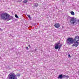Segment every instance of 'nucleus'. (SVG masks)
<instances>
[{
	"label": "nucleus",
	"mask_w": 79,
	"mask_h": 79,
	"mask_svg": "<svg viewBox=\"0 0 79 79\" xmlns=\"http://www.w3.org/2000/svg\"><path fill=\"white\" fill-rule=\"evenodd\" d=\"M1 19L3 20H6L7 19L8 21H10V20L13 19V17L6 13H3L1 14Z\"/></svg>",
	"instance_id": "nucleus-1"
},
{
	"label": "nucleus",
	"mask_w": 79,
	"mask_h": 79,
	"mask_svg": "<svg viewBox=\"0 0 79 79\" xmlns=\"http://www.w3.org/2000/svg\"><path fill=\"white\" fill-rule=\"evenodd\" d=\"M68 18L70 19V23L71 24H74L75 23L77 24V23L76 22L77 21L78 23H79V20H77L76 19L74 18V17H69Z\"/></svg>",
	"instance_id": "nucleus-2"
},
{
	"label": "nucleus",
	"mask_w": 79,
	"mask_h": 79,
	"mask_svg": "<svg viewBox=\"0 0 79 79\" xmlns=\"http://www.w3.org/2000/svg\"><path fill=\"white\" fill-rule=\"evenodd\" d=\"M74 41L73 38H69L67 39L66 42L67 45H70V44H73L74 43Z\"/></svg>",
	"instance_id": "nucleus-3"
},
{
	"label": "nucleus",
	"mask_w": 79,
	"mask_h": 79,
	"mask_svg": "<svg viewBox=\"0 0 79 79\" xmlns=\"http://www.w3.org/2000/svg\"><path fill=\"white\" fill-rule=\"evenodd\" d=\"M9 79H17L16 75L15 74L10 73L8 75Z\"/></svg>",
	"instance_id": "nucleus-4"
},
{
	"label": "nucleus",
	"mask_w": 79,
	"mask_h": 79,
	"mask_svg": "<svg viewBox=\"0 0 79 79\" xmlns=\"http://www.w3.org/2000/svg\"><path fill=\"white\" fill-rule=\"evenodd\" d=\"M69 77L68 76H66L64 75L63 74H60L58 78L62 79L63 78H64L65 79L66 78L67 79L68 78H69Z\"/></svg>",
	"instance_id": "nucleus-5"
},
{
	"label": "nucleus",
	"mask_w": 79,
	"mask_h": 79,
	"mask_svg": "<svg viewBox=\"0 0 79 79\" xmlns=\"http://www.w3.org/2000/svg\"><path fill=\"white\" fill-rule=\"evenodd\" d=\"M55 45V48L56 50H57V49L58 48L59 50L60 49L61 47L62 46V44H60L59 46L58 45V44H56Z\"/></svg>",
	"instance_id": "nucleus-6"
},
{
	"label": "nucleus",
	"mask_w": 79,
	"mask_h": 79,
	"mask_svg": "<svg viewBox=\"0 0 79 79\" xmlns=\"http://www.w3.org/2000/svg\"><path fill=\"white\" fill-rule=\"evenodd\" d=\"M74 44L72 45V47H74V46L75 47H77V46H78V45H79V43L78 42H74Z\"/></svg>",
	"instance_id": "nucleus-7"
},
{
	"label": "nucleus",
	"mask_w": 79,
	"mask_h": 79,
	"mask_svg": "<svg viewBox=\"0 0 79 79\" xmlns=\"http://www.w3.org/2000/svg\"><path fill=\"white\" fill-rule=\"evenodd\" d=\"M74 40L75 42H78L79 40V36H76Z\"/></svg>",
	"instance_id": "nucleus-8"
},
{
	"label": "nucleus",
	"mask_w": 79,
	"mask_h": 79,
	"mask_svg": "<svg viewBox=\"0 0 79 79\" xmlns=\"http://www.w3.org/2000/svg\"><path fill=\"white\" fill-rule=\"evenodd\" d=\"M54 26L56 28H58V27H59L60 26V24L59 23H56L55 24Z\"/></svg>",
	"instance_id": "nucleus-9"
},
{
	"label": "nucleus",
	"mask_w": 79,
	"mask_h": 79,
	"mask_svg": "<svg viewBox=\"0 0 79 79\" xmlns=\"http://www.w3.org/2000/svg\"><path fill=\"white\" fill-rule=\"evenodd\" d=\"M39 6V4L37 3H35L34 5L33 6L34 8H35V7H37Z\"/></svg>",
	"instance_id": "nucleus-10"
},
{
	"label": "nucleus",
	"mask_w": 79,
	"mask_h": 79,
	"mask_svg": "<svg viewBox=\"0 0 79 79\" xmlns=\"http://www.w3.org/2000/svg\"><path fill=\"white\" fill-rule=\"evenodd\" d=\"M70 13L72 15H73V16H74V12H73V11H71Z\"/></svg>",
	"instance_id": "nucleus-11"
},
{
	"label": "nucleus",
	"mask_w": 79,
	"mask_h": 79,
	"mask_svg": "<svg viewBox=\"0 0 79 79\" xmlns=\"http://www.w3.org/2000/svg\"><path fill=\"white\" fill-rule=\"evenodd\" d=\"M28 1L27 0H24V1H23V3H27Z\"/></svg>",
	"instance_id": "nucleus-12"
},
{
	"label": "nucleus",
	"mask_w": 79,
	"mask_h": 79,
	"mask_svg": "<svg viewBox=\"0 0 79 79\" xmlns=\"http://www.w3.org/2000/svg\"><path fill=\"white\" fill-rule=\"evenodd\" d=\"M15 18H19L18 16V15L16 14L15 15Z\"/></svg>",
	"instance_id": "nucleus-13"
},
{
	"label": "nucleus",
	"mask_w": 79,
	"mask_h": 79,
	"mask_svg": "<svg viewBox=\"0 0 79 79\" xmlns=\"http://www.w3.org/2000/svg\"><path fill=\"white\" fill-rule=\"evenodd\" d=\"M27 16L29 18L31 19V16L29 15H27Z\"/></svg>",
	"instance_id": "nucleus-14"
},
{
	"label": "nucleus",
	"mask_w": 79,
	"mask_h": 79,
	"mask_svg": "<svg viewBox=\"0 0 79 79\" xmlns=\"http://www.w3.org/2000/svg\"><path fill=\"white\" fill-rule=\"evenodd\" d=\"M16 76H20V74H19L17 73V74Z\"/></svg>",
	"instance_id": "nucleus-15"
},
{
	"label": "nucleus",
	"mask_w": 79,
	"mask_h": 79,
	"mask_svg": "<svg viewBox=\"0 0 79 79\" xmlns=\"http://www.w3.org/2000/svg\"><path fill=\"white\" fill-rule=\"evenodd\" d=\"M57 44H58V45L60 46L61 44H60V42H59Z\"/></svg>",
	"instance_id": "nucleus-16"
},
{
	"label": "nucleus",
	"mask_w": 79,
	"mask_h": 79,
	"mask_svg": "<svg viewBox=\"0 0 79 79\" xmlns=\"http://www.w3.org/2000/svg\"><path fill=\"white\" fill-rule=\"evenodd\" d=\"M69 57L70 58H71V56L70 55V54H69L68 55Z\"/></svg>",
	"instance_id": "nucleus-17"
},
{
	"label": "nucleus",
	"mask_w": 79,
	"mask_h": 79,
	"mask_svg": "<svg viewBox=\"0 0 79 79\" xmlns=\"http://www.w3.org/2000/svg\"><path fill=\"white\" fill-rule=\"evenodd\" d=\"M22 0H19V2H21Z\"/></svg>",
	"instance_id": "nucleus-18"
},
{
	"label": "nucleus",
	"mask_w": 79,
	"mask_h": 79,
	"mask_svg": "<svg viewBox=\"0 0 79 79\" xmlns=\"http://www.w3.org/2000/svg\"><path fill=\"white\" fill-rule=\"evenodd\" d=\"M26 48H27V50H28L29 48H28V47H26Z\"/></svg>",
	"instance_id": "nucleus-19"
},
{
	"label": "nucleus",
	"mask_w": 79,
	"mask_h": 79,
	"mask_svg": "<svg viewBox=\"0 0 79 79\" xmlns=\"http://www.w3.org/2000/svg\"><path fill=\"white\" fill-rule=\"evenodd\" d=\"M0 31H2V30L1 28H0Z\"/></svg>",
	"instance_id": "nucleus-20"
},
{
	"label": "nucleus",
	"mask_w": 79,
	"mask_h": 79,
	"mask_svg": "<svg viewBox=\"0 0 79 79\" xmlns=\"http://www.w3.org/2000/svg\"><path fill=\"white\" fill-rule=\"evenodd\" d=\"M28 47H31V46L30 45H28Z\"/></svg>",
	"instance_id": "nucleus-21"
},
{
	"label": "nucleus",
	"mask_w": 79,
	"mask_h": 79,
	"mask_svg": "<svg viewBox=\"0 0 79 79\" xmlns=\"http://www.w3.org/2000/svg\"><path fill=\"white\" fill-rule=\"evenodd\" d=\"M37 50V49H35V50Z\"/></svg>",
	"instance_id": "nucleus-22"
}]
</instances>
